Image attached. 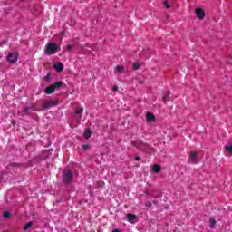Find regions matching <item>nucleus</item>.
<instances>
[{
    "label": "nucleus",
    "instance_id": "9d476101",
    "mask_svg": "<svg viewBox=\"0 0 232 232\" xmlns=\"http://www.w3.org/2000/svg\"><path fill=\"white\" fill-rule=\"evenodd\" d=\"M55 92V87H53V85H50L48 87H46L45 89V93H47V95H50L51 93H53Z\"/></svg>",
    "mask_w": 232,
    "mask_h": 232
},
{
    "label": "nucleus",
    "instance_id": "20e7f679",
    "mask_svg": "<svg viewBox=\"0 0 232 232\" xmlns=\"http://www.w3.org/2000/svg\"><path fill=\"white\" fill-rule=\"evenodd\" d=\"M17 59H19V54H17V53H9L7 56L8 63H11L12 64L17 63Z\"/></svg>",
    "mask_w": 232,
    "mask_h": 232
},
{
    "label": "nucleus",
    "instance_id": "a211bd4d",
    "mask_svg": "<svg viewBox=\"0 0 232 232\" xmlns=\"http://www.w3.org/2000/svg\"><path fill=\"white\" fill-rule=\"evenodd\" d=\"M225 150L230 153V155H232V146H225Z\"/></svg>",
    "mask_w": 232,
    "mask_h": 232
},
{
    "label": "nucleus",
    "instance_id": "7ed1b4c3",
    "mask_svg": "<svg viewBox=\"0 0 232 232\" xmlns=\"http://www.w3.org/2000/svg\"><path fill=\"white\" fill-rule=\"evenodd\" d=\"M57 100H49L47 102H44L43 106L45 110H48L49 108H53V106H57Z\"/></svg>",
    "mask_w": 232,
    "mask_h": 232
},
{
    "label": "nucleus",
    "instance_id": "412c9836",
    "mask_svg": "<svg viewBox=\"0 0 232 232\" xmlns=\"http://www.w3.org/2000/svg\"><path fill=\"white\" fill-rule=\"evenodd\" d=\"M10 217V212L6 211L4 213V218H8Z\"/></svg>",
    "mask_w": 232,
    "mask_h": 232
},
{
    "label": "nucleus",
    "instance_id": "9b49d317",
    "mask_svg": "<svg viewBox=\"0 0 232 232\" xmlns=\"http://www.w3.org/2000/svg\"><path fill=\"white\" fill-rule=\"evenodd\" d=\"M147 121L149 122H154L155 121V115H153V113H151V112L147 113Z\"/></svg>",
    "mask_w": 232,
    "mask_h": 232
},
{
    "label": "nucleus",
    "instance_id": "f3484780",
    "mask_svg": "<svg viewBox=\"0 0 232 232\" xmlns=\"http://www.w3.org/2000/svg\"><path fill=\"white\" fill-rule=\"evenodd\" d=\"M30 227H32V222H28L27 224H25V226L24 227V231H28Z\"/></svg>",
    "mask_w": 232,
    "mask_h": 232
},
{
    "label": "nucleus",
    "instance_id": "f8f14e48",
    "mask_svg": "<svg viewBox=\"0 0 232 232\" xmlns=\"http://www.w3.org/2000/svg\"><path fill=\"white\" fill-rule=\"evenodd\" d=\"M114 72H116L117 73H123L124 66H122V65L116 66L114 69Z\"/></svg>",
    "mask_w": 232,
    "mask_h": 232
},
{
    "label": "nucleus",
    "instance_id": "f03ea898",
    "mask_svg": "<svg viewBox=\"0 0 232 232\" xmlns=\"http://www.w3.org/2000/svg\"><path fill=\"white\" fill-rule=\"evenodd\" d=\"M189 164H198V153L191 151L188 155Z\"/></svg>",
    "mask_w": 232,
    "mask_h": 232
},
{
    "label": "nucleus",
    "instance_id": "39448f33",
    "mask_svg": "<svg viewBox=\"0 0 232 232\" xmlns=\"http://www.w3.org/2000/svg\"><path fill=\"white\" fill-rule=\"evenodd\" d=\"M72 179L73 175L72 174L71 170H65L63 172V180H65L67 184H69V182H72Z\"/></svg>",
    "mask_w": 232,
    "mask_h": 232
},
{
    "label": "nucleus",
    "instance_id": "b1692460",
    "mask_svg": "<svg viewBox=\"0 0 232 232\" xmlns=\"http://www.w3.org/2000/svg\"><path fill=\"white\" fill-rule=\"evenodd\" d=\"M165 6H166L167 9L171 8V6H169V5H168V1H165Z\"/></svg>",
    "mask_w": 232,
    "mask_h": 232
},
{
    "label": "nucleus",
    "instance_id": "5701e85b",
    "mask_svg": "<svg viewBox=\"0 0 232 232\" xmlns=\"http://www.w3.org/2000/svg\"><path fill=\"white\" fill-rule=\"evenodd\" d=\"M119 90V87L117 85L112 86V92H117Z\"/></svg>",
    "mask_w": 232,
    "mask_h": 232
},
{
    "label": "nucleus",
    "instance_id": "cd10ccee",
    "mask_svg": "<svg viewBox=\"0 0 232 232\" xmlns=\"http://www.w3.org/2000/svg\"><path fill=\"white\" fill-rule=\"evenodd\" d=\"M72 48V46L69 45V49Z\"/></svg>",
    "mask_w": 232,
    "mask_h": 232
},
{
    "label": "nucleus",
    "instance_id": "4468645a",
    "mask_svg": "<svg viewBox=\"0 0 232 232\" xmlns=\"http://www.w3.org/2000/svg\"><path fill=\"white\" fill-rule=\"evenodd\" d=\"M161 169L160 165H153L152 167V171H154V173H159Z\"/></svg>",
    "mask_w": 232,
    "mask_h": 232
},
{
    "label": "nucleus",
    "instance_id": "a878e982",
    "mask_svg": "<svg viewBox=\"0 0 232 232\" xmlns=\"http://www.w3.org/2000/svg\"><path fill=\"white\" fill-rule=\"evenodd\" d=\"M140 160V157H136L135 158V160Z\"/></svg>",
    "mask_w": 232,
    "mask_h": 232
},
{
    "label": "nucleus",
    "instance_id": "4be33fe9",
    "mask_svg": "<svg viewBox=\"0 0 232 232\" xmlns=\"http://www.w3.org/2000/svg\"><path fill=\"white\" fill-rule=\"evenodd\" d=\"M29 110H30V108H28V107H25V108L24 109V115H28Z\"/></svg>",
    "mask_w": 232,
    "mask_h": 232
},
{
    "label": "nucleus",
    "instance_id": "aec40b11",
    "mask_svg": "<svg viewBox=\"0 0 232 232\" xmlns=\"http://www.w3.org/2000/svg\"><path fill=\"white\" fill-rule=\"evenodd\" d=\"M163 101H164V102H168L169 101V94H165L163 96Z\"/></svg>",
    "mask_w": 232,
    "mask_h": 232
},
{
    "label": "nucleus",
    "instance_id": "1a4fd4ad",
    "mask_svg": "<svg viewBox=\"0 0 232 232\" xmlns=\"http://www.w3.org/2000/svg\"><path fill=\"white\" fill-rule=\"evenodd\" d=\"M208 224H209L210 229H215V227L217 226V220L215 219V218H210Z\"/></svg>",
    "mask_w": 232,
    "mask_h": 232
},
{
    "label": "nucleus",
    "instance_id": "f257e3e1",
    "mask_svg": "<svg viewBox=\"0 0 232 232\" xmlns=\"http://www.w3.org/2000/svg\"><path fill=\"white\" fill-rule=\"evenodd\" d=\"M57 50H59V46L53 43H50L45 46L46 55H53V53H57Z\"/></svg>",
    "mask_w": 232,
    "mask_h": 232
},
{
    "label": "nucleus",
    "instance_id": "6ab92c4d",
    "mask_svg": "<svg viewBox=\"0 0 232 232\" xmlns=\"http://www.w3.org/2000/svg\"><path fill=\"white\" fill-rule=\"evenodd\" d=\"M140 68V63H136L133 64V70H139Z\"/></svg>",
    "mask_w": 232,
    "mask_h": 232
},
{
    "label": "nucleus",
    "instance_id": "0eeeda50",
    "mask_svg": "<svg viewBox=\"0 0 232 232\" xmlns=\"http://www.w3.org/2000/svg\"><path fill=\"white\" fill-rule=\"evenodd\" d=\"M127 218L128 222H130V224H135V220H137V216H135V214L128 213Z\"/></svg>",
    "mask_w": 232,
    "mask_h": 232
},
{
    "label": "nucleus",
    "instance_id": "2eb2a0df",
    "mask_svg": "<svg viewBox=\"0 0 232 232\" xmlns=\"http://www.w3.org/2000/svg\"><path fill=\"white\" fill-rule=\"evenodd\" d=\"M84 111V109L82 107H78L75 111V113L77 115H81V113H82Z\"/></svg>",
    "mask_w": 232,
    "mask_h": 232
},
{
    "label": "nucleus",
    "instance_id": "bb28decb",
    "mask_svg": "<svg viewBox=\"0 0 232 232\" xmlns=\"http://www.w3.org/2000/svg\"><path fill=\"white\" fill-rule=\"evenodd\" d=\"M61 35H62V37H63V36L64 35V32H62V33H61Z\"/></svg>",
    "mask_w": 232,
    "mask_h": 232
},
{
    "label": "nucleus",
    "instance_id": "393cba45",
    "mask_svg": "<svg viewBox=\"0 0 232 232\" xmlns=\"http://www.w3.org/2000/svg\"><path fill=\"white\" fill-rule=\"evenodd\" d=\"M83 148H84V150H88V148H90V145L85 144V145H83Z\"/></svg>",
    "mask_w": 232,
    "mask_h": 232
},
{
    "label": "nucleus",
    "instance_id": "6e6552de",
    "mask_svg": "<svg viewBox=\"0 0 232 232\" xmlns=\"http://www.w3.org/2000/svg\"><path fill=\"white\" fill-rule=\"evenodd\" d=\"M54 69L56 70V72H63V70H64V65H63V63L58 62L54 64Z\"/></svg>",
    "mask_w": 232,
    "mask_h": 232
},
{
    "label": "nucleus",
    "instance_id": "dca6fc26",
    "mask_svg": "<svg viewBox=\"0 0 232 232\" xmlns=\"http://www.w3.org/2000/svg\"><path fill=\"white\" fill-rule=\"evenodd\" d=\"M63 86V82H56L53 85V88H54V90L56 88H61Z\"/></svg>",
    "mask_w": 232,
    "mask_h": 232
},
{
    "label": "nucleus",
    "instance_id": "ddd939ff",
    "mask_svg": "<svg viewBox=\"0 0 232 232\" xmlns=\"http://www.w3.org/2000/svg\"><path fill=\"white\" fill-rule=\"evenodd\" d=\"M83 137H85V139H90L92 137V130L86 129Z\"/></svg>",
    "mask_w": 232,
    "mask_h": 232
},
{
    "label": "nucleus",
    "instance_id": "423d86ee",
    "mask_svg": "<svg viewBox=\"0 0 232 232\" xmlns=\"http://www.w3.org/2000/svg\"><path fill=\"white\" fill-rule=\"evenodd\" d=\"M195 14H196V15H198V19L202 20V19H204V17H206V13L203 11L202 8H197L195 10Z\"/></svg>",
    "mask_w": 232,
    "mask_h": 232
}]
</instances>
